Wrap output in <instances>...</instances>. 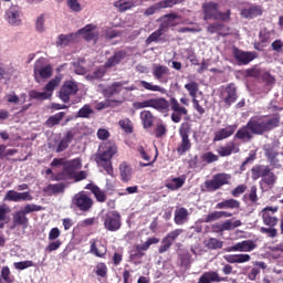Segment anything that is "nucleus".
<instances>
[{
    "label": "nucleus",
    "instance_id": "f257e3e1",
    "mask_svg": "<svg viewBox=\"0 0 283 283\" xmlns=\"http://www.w3.org/2000/svg\"><path fill=\"white\" fill-rule=\"evenodd\" d=\"M281 120L282 116H280V113L252 116L247 125L237 130L234 138L237 140H242V143H251L253 136H264V134L277 129Z\"/></svg>",
    "mask_w": 283,
    "mask_h": 283
},
{
    "label": "nucleus",
    "instance_id": "f03ea898",
    "mask_svg": "<svg viewBox=\"0 0 283 283\" xmlns=\"http://www.w3.org/2000/svg\"><path fill=\"white\" fill-rule=\"evenodd\" d=\"M133 107L134 109H145L147 107H151L153 109H156L161 114H167L170 107L172 112L170 116L172 123H180V120H182V116H187V114H189L187 107L181 106L180 102H178V98L176 97H170L169 101H167V98L165 97H157L149 98L143 102H134Z\"/></svg>",
    "mask_w": 283,
    "mask_h": 283
},
{
    "label": "nucleus",
    "instance_id": "7ed1b4c3",
    "mask_svg": "<svg viewBox=\"0 0 283 283\" xmlns=\"http://www.w3.org/2000/svg\"><path fill=\"white\" fill-rule=\"evenodd\" d=\"M201 10L203 14V21H231V9L222 12L220 11V4H218V2H205L201 7Z\"/></svg>",
    "mask_w": 283,
    "mask_h": 283
},
{
    "label": "nucleus",
    "instance_id": "20e7f679",
    "mask_svg": "<svg viewBox=\"0 0 283 283\" xmlns=\"http://www.w3.org/2000/svg\"><path fill=\"white\" fill-rule=\"evenodd\" d=\"M251 178L252 180H260L262 178V182L268 185L270 189H273L275 182H277V176L271 169V166L266 165H255L251 168Z\"/></svg>",
    "mask_w": 283,
    "mask_h": 283
},
{
    "label": "nucleus",
    "instance_id": "39448f33",
    "mask_svg": "<svg viewBox=\"0 0 283 283\" xmlns=\"http://www.w3.org/2000/svg\"><path fill=\"white\" fill-rule=\"evenodd\" d=\"M118 154L116 146H111L102 153L95 155V163L97 167H102L108 176H114V166H112V159Z\"/></svg>",
    "mask_w": 283,
    "mask_h": 283
},
{
    "label": "nucleus",
    "instance_id": "423d86ee",
    "mask_svg": "<svg viewBox=\"0 0 283 283\" xmlns=\"http://www.w3.org/2000/svg\"><path fill=\"white\" fill-rule=\"evenodd\" d=\"M158 242H160V239L153 237L148 238L145 243L135 245V249L129 251V261L136 265L143 264V258L146 255L145 251H149V247L158 244Z\"/></svg>",
    "mask_w": 283,
    "mask_h": 283
},
{
    "label": "nucleus",
    "instance_id": "0eeeda50",
    "mask_svg": "<svg viewBox=\"0 0 283 283\" xmlns=\"http://www.w3.org/2000/svg\"><path fill=\"white\" fill-rule=\"evenodd\" d=\"M78 163L75 159L66 160L65 158H54L51 163V167H63L62 171L52 176V180L55 182H61L65 180L69 171L72 167H77Z\"/></svg>",
    "mask_w": 283,
    "mask_h": 283
},
{
    "label": "nucleus",
    "instance_id": "6e6552de",
    "mask_svg": "<svg viewBox=\"0 0 283 283\" xmlns=\"http://www.w3.org/2000/svg\"><path fill=\"white\" fill-rule=\"evenodd\" d=\"M103 222L106 231L115 233L116 231H120V227H123V217H120V212L112 210L104 216Z\"/></svg>",
    "mask_w": 283,
    "mask_h": 283
},
{
    "label": "nucleus",
    "instance_id": "1a4fd4ad",
    "mask_svg": "<svg viewBox=\"0 0 283 283\" xmlns=\"http://www.w3.org/2000/svg\"><path fill=\"white\" fill-rule=\"evenodd\" d=\"M72 205L73 207H75V209H77V211L88 213V211H92L94 207V199H92V197L82 191L74 195L72 199Z\"/></svg>",
    "mask_w": 283,
    "mask_h": 283
},
{
    "label": "nucleus",
    "instance_id": "9d476101",
    "mask_svg": "<svg viewBox=\"0 0 283 283\" xmlns=\"http://www.w3.org/2000/svg\"><path fill=\"white\" fill-rule=\"evenodd\" d=\"M229 182H231V175L219 172L214 175L211 180L205 181V187L207 191H218V189H222V187L229 185Z\"/></svg>",
    "mask_w": 283,
    "mask_h": 283
},
{
    "label": "nucleus",
    "instance_id": "9b49d317",
    "mask_svg": "<svg viewBox=\"0 0 283 283\" xmlns=\"http://www.w3.org/2000/svg\"><path fill=\"white\" fill-rule=\"evenodd\" d=\"M167 21H164L160 23L159 29H157L155 32H153L146 40V43H154L165 34V32L169 31V27L171 25V21L175 19H178V14L176 13H169L164 15Z\"/></svg>",
    "mask_w": 283,
    "mask_h": 283
},
{
    "label": "nucleus",
    "instance_id": "f8f14e48",
    "mask_svg": "<svg viewBox=\"0 0 283 283\" xmlns=\"http://www.w3.org/2000/svg\"><path fill=\"white\" fill-rule=\"evenodd\" d=\"M77 166H73L69 172H66V176L64 177V180H74L75 182H81V180H85L87 178V171L78 169L83 168V161L81 158H75ZM78 171V172H76Z\"/></svg>",
    "mask_w": 283,
    "mask_h": 283
},
{
    "label": "nucleus",
    "instance_id": "ddd939ff",
    "mask_svg": "<svg viewBox=\"0 0 283 283\" xmlns=\"http://www.w3.org/2000/svg\"><path fill=\"white\" fill-rule=\"evenodd\" d=\"M78 94V84L74 81H66L60 88V98L63 103L70 101V96H75Z\"/></svg>",
    "mask_w": 283,
    "mask_h": 283
},
{
    "label": "nucleus",
    "instance_id": "4468645a",
    "mask_svg": "<svg viewBox=\"0 0 283 283\" xmlns=\"http://www.w3.org/2000/svg\"><path fill=\"white\" fill-rule=\"evenodd\" d=\"M185 0H163L154 6L147 8L144 12L145 17H151L156 12H160L163 8H174L178 3H182Z\"/></svg>",
    "mask_w": 283,
    "mask_h": 283
},
{
    "label": "nucleus",
    "instance_id": "2eb2a0df",
    "mask_svg": "<svg viewBox=\"0 0 283 283\" xmlns=\"http://www.w3.org/2000/svg\"><path fill=\"white\" fill-rule=\"evenodd\" d=\"M277 209V207H265L261 211L263 224H265V227H277L279 219L275 217Z\"/></svg>",
    "mask_w": 283,
    "mask_h": 283
},
{
    "label": "nucleus",
    "instance_id": "dca6fc26",
    "mask_svg": "<svg viewBox=\"0 0 283 283\" xmlns=\"http://www.w3.org/2000/svg\"><path fill=\"white\" fill-rule=\"evenodd\" d=\"M179 136L181 138L180 145L177 147V153L179 156H184L191 149V139H189V127H181L179 129Z\"/></svg>",
    "mask_w": 283,
    "mask_h": 283
},
{
    "label": "nucleus",
    "instance_id": "f3484780",
    "mask_svg": "<svg viewBox=\"0 0 283 283\" xmlns=\"http://www.w3.org/2000/svg\"><path fill=\"white\" fill-rule=\"evenodd\" d=\"M4 200L9 202H30L34 200V197L29 191L18 192L15 190H9L4 196Z\"/></svg>",
    "mask_w": 283,
    "mask_h": 283
},
{
    "label": "nucleus",
    "instance_id": "a211bd4d",
    "mask_svg": "<svg viewBox=\"0 0 283 283\" xmlns=\"http://www.w3.org/2000/svg\"><path fill=\"white\" fill-rule=\"evenodd\" d=\"M238 129V124L228 125L224 128H221L217 132H214L213 135V143H220L221 140H227V138H231L235 134Z\"/></svg>",
    "mask_w": 283,
    "mask_h": 283
},
{
    "label": "nucleus",
    "instance_id": "6ab92c4d",
    "mask_svg": "<svg viewBox=\"0 0 283 283\" xmlns=\"http://www.w3.org/2000/svg\"><path fill=\"white\" fill-rule=\"evenodd\" d=\"M221 96L223 98V103H226L228 107H231L232 104L238 101V87H235V84H228L224 92L221 93Z\"/></svg>",
    "mask_w": 283,
    "mask_h": 283
},
{
    "label": "nucleus",
    "instance_id": "aec40b11",
    "mask_svg": "<svg viewBox=\"0 0 283 283\" xmlns=\"http://www.w3.org/2000/svg\"><path fill=\"white\" fill-rule=\"evenodd\" d=\"M208 34H218V36H229L231 34V27L221 22H212L207 28Z\"/></svg>",
    "mask_w": 283,
    "mask_h": 283
},
{
    "label": "nucleus",
    "instance_id": "412c9836",
    "mask_svg": "<svg viewBox=\"0 0 283 283\" xmlns=\"http://www.w3.org/2000/svg\"><path fill=\"white\" fill-rule=\"evenodd\" d=\"M90 253H92V255H95V258H101L102 260H105L107 255V245L103 244L101 241L98 243V239H92L90 241Z\"/></svg>",
    "mask_w": 283,
    "mask_h": 283
},
{
    "label": "nucleus",
    "instance_id": "4be33fe9",
    "mask_svg": "<svg viewBox=\"0 0 283 283\" xmlns=\"http://www.w3.org/2000/svg\"><path fill=\"white\" fill-rule=\"evenodd\" d=\"M233 56L239 65H249L251 61H254L255 53L254 52H244L238 48L233 49Z\"/></svg>",
    "mask_w": 283,
    "mask_h": 283
},
{
    "label": "nucleus",
    "instance_id": "5701e85b",
    "mask_svg": "<svg viewBox=\"0 0 283 283\" xmlns=\"http://www.w3.org/2000/svg\"><path fill=\"white\" fill-rule=\"evenodd\" d=\"M217 154L221 158H227V156H231L232 154H240V146L235 142H228L224 146H220L217 149Z\"/></svg>",
    "mask_w": 283,
    "mask_h": 283
},
{
    "label": "nucleus",
    "instance_id": "b1692460",
    "mask_svg": "<svg viewBox=\"0 0 283 283\" xmlns=\"http://www.w3.org/2000/svg\"><path fill=\"white\" fill-rule=\"evenodd\" d=\"M125 59H127V51L125 50L116 51L113 54V56L107 59V61L104 64V67L108 70L112 67H116V65H120V63L125 61Z\"/></svg>",
    "mask_w": 283,
    "mask_h": 283
},
{
    "label": "nucleus",
    "instance_id": "393cba45",
    "mask_svg": "<svg viewBox=\"0 0 283 283\" xmlns=\"http://www.w3.org/2000/svg\"><path fill=\"white\" fill-rule=\"evenodd\" d=\"M96 25L86 24L84 28L80 29L76 34H81L85 41H96L98 39V32H95Z\"/></svg>",
    "mask_w": 283,
    "mask_h": 283
},
{
    "label": "nucleus",
    "instance_id": "a878e982",
    "mask_svg": "<svg viewBox=\"0 0 283 283\" xmlns=\"http://www.w3.org/2000/svg\"><path fill=\"white\" fill-rule=\"evenodd\" d=\"M258 247L253 240H244L232 245L229 251H239L241 253L251 252Z\"/></svg>",
    "mask_w": 283,
    "mask_h": 283
},
{
    "label": "nucleus",
    "instance_id": "bb28decb",
    "mask_svg": "<svg viewBox=\"0 0 283 283\" xmlns=\"http://www.w3.org/2000/svg\"><path fill=\"white\" fill-rule=\"evenodd\" d=\"M222 218H233V213L229 211H212L209 214H207L203 219V222L209 224L210 222H216V220H220Z\"/></svg>",
    "mask_w": 283,
    "mask_h": 283
},
{
    "label": "nucleus",
    "instance_id": "cd10ccee",
    "mask_svg": "<svg viewBox=\"0 0 283 283\" xmlns=\"http://www.w3.org/2000/svg\"><path fill=\"white\" fill-rule=\"evenodd\" d=\"M7 19L11 25L21 24V13L19 12V7H11L7 11Z\"/></svg>",
    "mask_w": 283,
    "mask_h": 283
},
{
    "label": "nucleus",
    "instance_id": "c85d7f7f",
    "mask_svg": "<svg viewBox=\"0 0 283 283\" xmlns=\"http://www.w3.org/2000/svg\"><path fill=\"white\" fill-rule=\"evenodd\" d=\"M34 76H40V78H50L52 76V65L48 64L44 66H39V62L34 65Z\"/></svg>",
    "mask_w": 283,
    "mask_h": 283
},
{
    "label": "nucleus",
    "instance_id": "c756f323",
    "mask_svg": "<svg viewBox=\"0 0 283 283\" xmlns=\"http://www.w3.org/2000/svg\"><path fill=\"white\" fill-rule=\"evenodd\" d=\"M85 189H88L90 191H92L97 202H106L107 195L105 193V190H101L98 186L94 184H87Z\"/></svg>",
    "mask_w": 283,
    "mask_h": 283
},
{
    "label": "nucleus",
    "instance_id": "7c9ffc66",
    "mask_svg": "<svg viewBox=\"0 0 283 283\" xmlns=\"http://www.w3.org/2000/svg\"><path fill=\"white\" fill-rule=\"evenodd\" d=\"M169 67L161 64H154L153 65V76L156 81H163L165 76H169Z\"/></svg>",
    "mask_w": 283,
    "mask_h": 283
},
{
    "label": "nucleus",
    "instance_id": "2f4dec72",
    "mask_svg": "<svg viewBox=\"0 0 283 283\" xmlns=\"http://www.w3.org/2000/svg\"><path fill=\"white\" fill-rule=\"evenodd\" d=\"M65 184H50L46 187L43 188V192L48 193L49 196H56L59 193L65 192Z\"/></svg>",
    "mask_w": 283,
    "mask_h": 283
},
{
    "label": "nucleus",
    "instance_id": "473e14b6",
    "mask_svg": "<svg viewBox=\"0 0 283 283\" xmlns=\"http://www.w3.org/2000/svg\"><path fill=\"white\" fill-rule=\"evenodd\" d=\"M241 17H243V19H255V17H262V7L251 6L248 9H243L241 11Z\"/></svg>",
    "mask_w": 283,
    "mask_h": 283
},
{
    "label": "nucleus",
    "instance_id": "72a5a7b5",
    "mask_svg": "<svg viewBox=\"0 0 283 283\" xmlns=\"http://www.w3.org/2000/svg\"><path fill=\"white\" fill-rule=\"evenodd\" d=\"M139 117L144 129H151L154 127V113L151 111H142Z\"/></svg>",
    "mask_w": 283,
    "mask_h": 283
},
{
    "label": "nucleus",
    "instance_id": "f704fd0d",
    "mask_svg": "<svg viewBox=\"0 0 283 283\" xmlns=\"http://www.w3.org/2000/svg\"><path fill=\"white\" fill-rule=\"evenodd\" d=\"M175 224L182 226L187 220H189V210L187 208L181 207L175 210Z\"/></svg>",
    "mask_w": 283,
    "mask_h": 283
},
{
    "label": "nucleus",
    "instance_id": "c9c22d12",
    "mask_svg": "<svg viewBox=\"0 0 283 283\" xmlns=\"http://www.w3.org/2000/svg\"><path fill=\"white\" fill-rule=\"evenodd\" d=\"M120 92H123V83L114 82L103 91V95L105 98H112V96H116V94H120Z\"/></svg>",
    "mask_w": 283,
    "mask_h": 283
},
{
    "label": "nucleus",
    "instance_id": "e433bc0d",
    "mask_svg": "<svg viewBox=\"0 0 283 283\" xmlns=\"http://www.w3.org/2000/svg\"><path fill=\"white\" fill-rule=\"evenodd\" d=\"M28 224H30V220L21 210L13 214L14 227H22V229H28Z\"/></svg>",
    "mask_w": 283,
    "mask_h": 283
},
{
    "label": "nucleus",
    "instance_id": "4c0bfd02",
    "mask_svg": "<svg viewBox=\"0 0 283 283\" xmlns=\"http://www.w3.org/2000/svg\"><path fill=\"white\" fill-rule=\"evenodd\" d=\"M76 39H78V33L60 34L57 36L56 45L65 48L70 45V43L76 41Z\"/></svg>",
    "mask_w": 283,
    "mask_h": 283
},
{
    "label": "nucleus",
    "instance_id": "58836bf2",
    "mask_svg": "<svg viewBox=\"0 0 283 283\" xmlns=\"http://www.w3.org/2000/svg\"><path fill=\"white\" fill-rule=\"evenodd\" d=\"M132 174H133L132 167L127 165L126 161L119 165V176L123 182H129V180H132Z\"/></svg>",
    "mask_w": 283,
    "mask_h": 283
},
{
    "label": "nucleus",
    "instance_id": "ea45409f",
    "mask_svg": "<svg viewBox=\"0 0 283 283\" xmlns=\"http://www.w3.org/2000/svg\"><path fill=\"white\" fill-rule=\"evenodd\" d=\"M216 209H240V201L238 199H226L216 205Z\"/></svg>",
    "mask_w": 283,
    "mask_h": 283
},
{
    "label": "nucleus",
    "instance_id": "a19ab883",
    "mask_svg": "<svg viewBox=\"0 0 283 283\" xmlns=\"http://www.w3.org/2000/svg\"><path fill=\"white\" fill-rule=\"evenodd\" d=\"M139 83L144 87V90H147L148 92H159L160 94H167V88L160 85L149 83L145 80H142Z\"/></svg>",
    "mask_w": 283,
    "mask_h": 283
},
{
    "label": "nucleus",
    "instance_id": "79ce46f5",
    "mask_svg": "<svg viewBox=\"0 0 283 283\" xmlns=\"http://www.w3.org/2000/svg\"><path fill=\"white\" fill-rule=\"evenodd\" d=\"M238 227H242V221H231V219H228L222 223V226H218V229L219 231H233V229H238Z\"/></svg>",
    "mask_w": 283,
    "mask_h": 283
},
{
    "label": "nucleus",
    "instance_id": "37998d69",
    "mask_svg": "<svg viewBox=\"0 0 283 283\" xmlns=\"http://www.w3.org/2000/svg\"><path fill=\"white\" fill-rule=\"evenodd\" d=\"M202 275H206V277L209 279V283L229 282V276H220L218 271H208V272H205Z\"/></svg>",
    "mask_w": 283,
    "mask_h": 283
},
{
    "label": "nucleus",
    "instance_id": "c03bdc74",
    "mask_svg": "<svg viewBox=\"0 0 283 283\" xmlns=\"http://www.w3.org/2000/svg\"><path fill=\"white\" fill-rule=\"evenodd\" d=\"M185 90L189 93V96L192 98H198V92H200V84L198 82H189L185 84Z\"/></svg>",
    "mask_w": 283,
    "mask_h": 283
},
{
    "label": "nucleus",
    "instance_id": "a18cd8bd",
    "mask_svg": "<svg viewBox=\"0 0 283 283\" xmlns=\"http://www.w3.org/2000/svg\"><path fill=\"white\" fill-rule=\"evenodd\" d=\"M12 211L10 207L6 203L0 205V229L6 227V222H8V214Z\"/></svg>",
    "mask_w": 283,
    "mask_h": 283
},
{
    "label": "nucleus",
    "instance_id": "49530a36",
    "mask_svg": "<svg viewBox=\"0 0 283 283\" xmlns=\"http://www.w3.org/2000/svg\"><path fill=\"white\" fill-rule=\"evenodd\" d=\"M115 8H118L119 12H127V10H132V8H136V1L119 0L115 2Z\"/></svg>",
    "mask_w": 283,
    "mask_h": 283
},
{
    "label": "nucleus",
    "instance_id": "de8ad7c7",
    "mask_svg": "<svg viewBox=\"0 0 283 283\" xmlns=\"http://www.w3.org/2000/svg\"><path fill=\"white\" fill-rule=\"evenodd\" d=\"M63 118H65V112H60L55 115L50 116L46 119L45 125L46 127H54L55 125H59V123H61Z\"/></svg>",
    "mask_w": 283,
    "mask_h": 283
},
{
    "label": "nucleus",
    "instance_id": "09e8293b",
    "mask_svg": "<svg viewBox=\"0 0 283 283\" xmlns=\"http://www.w3.org/2000/svg\"><path fill=\"white\" fill-rule=\"evenodd\" d=\"M179 260H180V266L184 269H188V266H191V253L187 250H182L179 253Z\"/></svg>",
    "mask_w": 283,
    "mask_h": 283
},
{
    "label": "nucleus",
    "instance_id": "8fccbe9b",
    "mask_svg": "<svg viewBox=\"0 0 283 283\" xmlns=\"http://www.w3.org/2000/svg\"><path fill=\"white\" fill-rule=\"evenodd\" d=\"M185 185V178L182 177H175L171 179V182L166 184L167 189L170 191H176L180 189Z\"/></svg>",
    "mask_w": 283,
    "mask_h": 283
},
{
    "label": "nucleus",
    "instance_id": "3c124183",
    "mask_svg": "<svg viewBox=\"0 0 283 283\" xmlns=\"http://www.w3.org/2000/svg\"><path fill=\"white\" fill-rule=\"evenodd\" d=\"M277 156H280V153L275 151L273 148L265 149V157L268 158L270 165L275 167L280 160H277Z\"/></svg>",
    "mask_w": 283,
    "mask_h": 283
},
{
    "label": "nucleus",
    "instance_id": "603ef678",
    "mask_svg": "<svg viewBox=\"0 0 283 283\" xmlns=\"http://www.w3.org/2000/svg\"><path fill=\"white\" fill-rule=\"evenodd\" d=\"M59 85H61V77H55L46 83L44 90L46 94H51L52 96V93L59 87Z\"/></svg>",
    "mask_w": 283,
    "mask_h": 283
},
{
    "label": "nucleus",
    "instance_id": "864d4df0",
    "mask_svg": "<svg viewBox=\"0 0 283 283\" xmlns=\"http://www.w3.org/2000/svg\"><path fill=\"white\" fill-rule=\"evenodd\" d=\"M29 96L34 101H48V98L52 97V94H48V92L30 91Z\"/></svg>",
    "mask_w": 283,
    "mask_h": 283
},
{
    "label": "nucleus",
    "instance_id": "5fc2aeb1",
    "mask_svg": "<svg viewBox=\"0 0 283 283\" xmlns=\"http://www.w3.org/2000/svg\"><path fill=\"white\" fill-rule=\"evenodd\" d=\"M185 230L182 229H175L171 232H169L164 240L168 241L171 245H174V242L177 238H180V235L184 233Z\"/></svg>",
    "mask_w": 283,
    "mask_h": 283
},
{
    "label": "nucleus",
    "instance_id": "6e6d98bb",
    "mask_svg": "<svg viewBox=\"0 0 283 283\" xmlns=\"http://www.w3.org/2000/svg\"><path fill=\"white\" fill-rule=\"evenodd\" d=\"M92 114H94V109L86 104L77 112V118H90Z\"/></svg>",
    "mask_w": 283,
    "mask_h": 283
},
{
    "label": "nucleus",
    "instance_id": "4d7b16f0",
    "mask_svg": "<svg viewBox=\"0 0 283 283\" xmlns=\"http://www.w3.org/2000/svg\"><path fill=\"white\" fill-rule=\"evenodd\" d=\"M119 127L126 133L132 134L134 132V126L129 118H125L118 122Z\"/></svg>",
    "mask_w": 283,
    "mask_h": 283
},
{
    "label": "nucleus",
    "instance_id": "13d9d810",
    "mask_svg": "<svg viewBox=\"0 0 283 283\" xmlns=\"http://www.w3.org/2000/svg\"><path fill=\"white\" fill-rule=\"evenodd\" d=\"M201 160H203V163H207L208 165H211V163H218V160H220V157L213 154V151H207L201 156Z\"/></svg>",
    "mask_w": 283,
    "mask_h": 283
},
{
    "label": "nucleus",
    "instance_id": "bf43d9fd",
    "mask_svg": "<svg viewBox=\"0 0 283 283\" xmlns=\"http://www.w3.org/2000/svg\"><path fill=\"white\" fill-rule=\"evenodd\" d=\"M260 233H263V235H266L268 238H277V229L275 227H261Z\"/></svg>",
    "mask_w": 283,
    "mask_h": 283
},
{
    "label": "nucleus",
    "instance_id": "052dcab7",
    "mask_svg": "<svg viewBox=\"0 0 283 283\" xmlns=\"http://www.w3.org/2000/svg\"><path fill=\"white\" fill-rule=\"evenodd\" d=\"M60 247H63V241H61V240L51 241L46 245L45 252L46 253H54V251H59Z\"/></svg>",
    "mask_w": 283,
    "mask_h": 283
},
{
    "label": "nucleus",
    "instance_id": "680f3d73",
    "mask_svg": "<svg viewBox=\"0 0 283 283\" xmlns=\"http://www.w3.org/2000/svg\"><path fill=\"white\" fill-rule=\"evenodd\" d=\"M222 244L223 242L216 239V238H210L207 243H206V247L207 249H210V250H216V249H222Z\"/></svg>",
    "mask_w": 283,
    "mask_h": 283
},
{
    "label": "nucleus",
    "instance_id": "e2e57ef3",
    "mask_svg": "<svg viewBox=\"0 0 283 283\" xmlns=\"http://www.w3.org/2000/svg\"><path fill=\"white\" fill-rule=\"evenodd\" d=\"M95 269V273L98 275V277H107V265L105 263H97Z\"/></svg>",
    "mask_w": 283,
    "mask_h": 283
},
{
    "label": "nucleus",
    "instance_id": "0e129e2a",
    "mask_svg": "<svg viewBox=\"0 0 283 283\" xmlns=\"http://www.w3.org/2000/svg\"><path fill=\"white\" fill-rule=\"evenodd\" d=\"M41 209H43V207H41L39 205L28 203V205L24 206V208L21 211L25 216H28V213H34V211H41Z\"/></svg>",
    "mask_w": 283,
    "mask_h": 283
},
{
    "label": "nucleus",
    "instance_id": "69168bd1",
    "mask_svg": "<svg viewBox=\"0 0 283 283\" xmlns=\"http://www.w3.org/2000/svg\"><path fill=\"white\" fill-rule=\"evenodd\" d=\"M31 266H34L33 261H20L14 263V269H18V271H25V269H30Z\"/></svg>",
    "mask_w": 283,
    "mask_h": 283
},
{
    "label": "nucleus",
    "instance_id": "338daca9",
    "mask_svg": "<svg viewBox=\"0 0 283 283\" xmlns=\"http://www.w3.org/2000/svg\"><path fill=\"white\" fill-rule=\"evenodd\" d=\"M59 238H61V230L59 228H52L49 231V237H48L49 242H54V240H60Z\"/></svg>",
    "mask_w": 283,
    "mask_h": 283
},
{
    "label": "nucleus",
    "instance_id": "774afa93",
    "mask_svg": "<svg viewBox=\"0 0 283 283\" xmlns=\"http://www.w3.org/2000/svg\"><path fill=\"white\" fill-rule=\"evenodd\" d=\"M106 70L107 67L99 66L88 76H91L92 78H103V76H105Z\"/></svg>",
    "mask_w": 283,
    "mask_h": 283
}]
</instances>
